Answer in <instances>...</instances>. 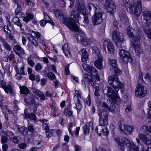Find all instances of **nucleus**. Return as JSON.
I'll list each match as a JSON object with an SVG mask.
<instances>
[{"label":"nucleus","instance_id":"nucleus-17","mask_svg":"<svg viewBox=\"0 0 151 151\" xmlns=\"http://www.w3.org/2000/svg\"><path fill=\"white\" fill-rule=\"evenodd\" d=\"M127 32L129 37L132 38V41L133 40L134 37H137L139 39V34L136 33L134 29L130 27H128L127 29Z\"/></svg>","mask_w":151,"mask_h":151},{"label":"nucleus","instance_id":"nucleus-8","mask_svg":"<svg viewBox=\"0 0 151 151\" xmlns=\"http://www.w3.org/2000/svg\"><path fill=\"white\" fill-rule=\"evenodd\" d=\"M119 52L121 58L125 63H127L128 62L131 61L132 58L130 53L128 51L122 49H120Z\"/></svg>","mask_w":151,"mask_h":151},{"label":"nucleus","instance_id":"nucleus-50","mask_svg":"<svg viewBox=\"0 0 151 151\" xmlns=\"http://www.w3.org/2000/svg\"><path fill=\"white\" fill-rule=\"evenodd\" d=\"M42 66L41 64L40 63H37L35 66V68L36 71H38L40 70L42 68Z\"/></svg>","mask_w":151,"mask_h":151},{"label":"nucleus","instance_id":"nucleus-46","mask_svg":"<svg viewBox=\"0 0 151 151\" xmlns=\"http://www.w3.org/2000/svg\"><path fill=\"white\" fill-rule=\"evenodd\" d=\"M87 82L89 86L93 87L96 84V81L95 79H92L91 78L90 80H88Z\"/></svg>","mask_w":151,"mask_h":151},{"label":"nucleus","instance_id":"nucleus-63","mask_svg":"<svg viewBox=\"0 0 151 151\" xmlns=\"http://www.w3.org/2000/svg\"><path fill=\"white\" fill-rule=\"evenodd\" d=\"M65 75H68L70 73L69 70V65H66L65 67Z\"/></svg>","mask_w":151,"mask_h":151},{"label":"nucleus","instance_id":"nucleus-59","mask_svg":"<svg viewBox=\"0 0 151 151\" xmlns=\"http://www.w3.org/2000/svg\"><path fill=\"white\" fill-rule=\"evenodd\" d=\"M19 147L22 150H24L26 147L27 145L25 143H21L18 145Z\"/></svg>","mask_w":151,"mask_h":151},{"label":"nucleus","instance_id":"nucleus-7","mask_svg":"<svg viewBox=\"0 0 151 151\" xmlns=\"http://www.w3.org/2000/svg\"><path fill=\"white\" fill-rule=\"evenodd\" d=\"M108 81L110 86L113 87L116 92L119 89H121V92H124V90L123 88L124 85L119 80L118 76L113 74L109 76L108 78Z\"/></svg>","mask_w":151,"mask_h":151},{"label":"nucleus","instance_id":"nucleus-57","mask_svg":"<svg viewBox=\"0 0 151 151\" xmlns=\"http://www.w3.org/2000/svg\"><path fill=\"white\" fill-rule=\"evenodd\" d=\"M27 4L29 6L33 7L34 4V3L30 0H24Z\"/></svg>","mask_w":151,"mask_h":151},{"label":"nucleus","instance_id":"nucleus-6","mask_svg":"<svg viewBox=\"0 0 151 151\" xmlns=\"http://www.w3.org/2000/svg\"><path fill=\"white\" fill-rule=\"evenodd\" d=\"M114 140L118 144L119 147L122 150H124V147L129 151H138V147L132 144L130 141L126 138H123L120 140L118 137L115 138Z\"/></svg>","mask_w":151,"mask_h":151},{"label":"nucleus","instance_id":"nucleus-33","mask_svg":"<svg viewBox=\"0 0 151 151\" xmlns=\"http://www.w3.org/2000/svg\"><path fill=\"white\" fill-rule=\"evenodd\" d=\"M141 129L143 131L144 130L145 132L147 133L149 132L151 134V126L147 125H143L141 128Z\"/></svg>","mask_w":151,"mask_h":151},{"label":"nucleus","instance_id":"nucleus-35","mask_svg":"<svg viewBox=\"0 0 151 151\" xmlns=\"http://www.w3.org/2000/svg\"><path fill=\"white\" fill-rule=\"evenodd\" d=\"M2 45H3L4 48L9 51L12 50V48L9 44L6 42L5 40H3Z\"/></svg>","mask_w":151,"mask_h":151},{"label":"nucleus","instance_id":"nucleus-53","mask_svg":"<svg viewBox=\"0 0 151 151\" xmlns=\"http://www.w3.org/2000/svg\"><path fill=\"white\" fill-rule=\"evenodd\" d=\"M18 129L19 131L22 133H23L24 134V133L26 131H27L26 128L24 127H19V126H18Z\"/></svg>","mask_w":151,"mask_h":151},{"label":"nucleus","instance_id":"nucleus-13","mask_svg":"<svg viewBox=\"0 0 151 151\" xmlns=\"http://www.w3.org/2000/svg\"><path fill=\"white\" fill-rule=\"evenodd\" d=\"M112 35V40L116 43L118 42L123 43L124 41L119 32L116 30H114L113 32Z\"/></svg>","mask_w":151,"mask_h":151},{"label":"nucleus","instance_id":"nucleus-44","mask_svg":"<svg viewBox=\"0 0 151 151\" xmlns=\"http://www.w3.org/2000/svg\"><path fill=\"white\" fill-rule=\"evenodd\" d=\"M64 114L65 115L68 117H71L72 116V112L70 111H68L67 109H65L64 111Z\"/></svg>","mask_w":151,"mask_h":151},{"label":"nucleus","instance_id":"nucleus-16","mask_svg":"<svg viewBox=\"0 0 151 151\" xmlns=\"http://www.w3.org/2000/svg\"><path fill=\"white\" fill-rule=\"evenodd\" d=\"M149 23L144 22L142 25V27L147 37L151 40V26L149 24Z\"/></svg>","mask_w":151,"mask_h":151},{"label":"nucleus","instance_id":"nucleus-1","mask_svg":"<svg viewBox=\"0 0 151 151\" xmlns=\"http://www.w3.org/2000/svg\"><path fill=\"white\" fill-rule=\"evenodd\" d=\"M123 6H125V9L130 13L134 12V17L136 19L139 18L142 10V2L141 0H138L134 4L130 1L127 2L126 0H122Z\"/></svg>","mask_w":151,"mask_h":151},{"label":"nucleus","instance_id":"nucleus-60","mask_svg":"<svg viewBox=\"0 0 151 151\" xmlns=\"http://www.w3.org/2000/svg\"><path fill=\"white\" fill-rule=\"evenodd\" d=\"M11 31L10 30L9 31V32L6 33V36L7 38H9L11 40H12L13 38V36L11 34Z\"/></svg>","mask_w":151,"mask_h":151},{"label":"nucleus","instance_id":"nucleus-54","mask_svg":"<svg viewBox=\"0 0 151 151\" xmlns=\"http://www.w3.org/2000/svg\"><path fill=\"white\" fill-rule=\"evenodd\" d=\"M7 136L11 139L14 136V134L11 131L8 130L6 132V133Z\"/></svg>","mask_w":151,"mask_h":151},{"label":"nucleus","instance_id":"nucleus-38","mask_svg":"<svg viewBox=\"0 0 151 151\" xmlns=\"http://www.w3.org/2000/svg\"><path fill=\"white\" fill-rule=\"evenodd\" d=\"M84 36L83 35V34H82V35H81L78 33L75 35V38L77 40L78 42H81L83 39Z\"/></svg>","mask_w":151,"mask_h":151},{"label":"nucleus","instance_id":"nucleus-30","mask_svg":"<svg viewBox=\"0 0 151 151\" xmlns=\"http://www.w3.org/2000/svg\"><path fill=\"white\" fill-rule=\"evenodd\" d=\"M20 91L21 93L24 94V96L25 95L27 96L29 94V91L26 86H23L20 88Z\"/></svg>","mask_w":151,"mask_h":151},{"label":"nucleus","instance_id":"nucleus-36","mask_svg":"<svg viewBox=\"0 0 151 151\" xmlns=\"http://www.w3.org/2000/svg\"><path fill=\"white\" fill-rule=\"evenodd\" d=\"M44 19H45V20L47 22L50 23L52 26H54V23L52 21L48 15L45 13H44Z\"/></svg>","mask_w":151,"mask_h":151},{"label":"nucleus","instance_id":"nucleus-20","mask_svg":"<svg viewBox=\"0 0 151 151\" xmlns=\"http://www.w3.org/2000/svg\"><path fill=\"white\" fill-rule=\"evenodd\" d=\"M143 14L144 20L151 25V11H145L143 12Z\"/></svg>","mask_w":151,"mask_h":151},{"label":"nucleus","instance_id":"nucleus-14","mask_svg":"<svg viewBox=\"0 0 151 151\" xmlns=\"http://www.w3.org/2000/svg\"><path fill=\"white\" fill-rule=\"evenodd\" d=\"M104 49L106 50V46L109 54H113L114 51V46L111 42L109 40L106 39L104 40L103 43Z\"/></svg>","mask_w":151,"mask_h":151},{"label":"nucleus","instance_id":"nucleus-31","mask_svg":"<svg viewBox=\"0 0 151 151\" xmlns=\"http://www.w3.org/2000/svg\"><path fill=\"white\" fill-rule=\"evenodd\" d=\"M82 14L83 16V23L84 24H88L90 22L89 17L88 14L86 13H86H84V14Z\"/></svg>","mask_w":151,"mask_h":151},{"label":"nucleus","instance_id":"nucleus-37","mask_svg":"<svg viewBox=\"0 0 151 151\" xmlns=\"http://www.w3.org/2000/svg\"><path fill=\"white\" fill-rule=\"evenodd\" d=\"M33 59L32 58L31 56L28 57L27 58V62L32 67H34L35 65V63L33 61Z\"/></svg>","mask_w":151,"mask_h":151},{"label":"nucleus","instance_id":"nucleus-2","mask_svg":"<svg viewBox=\"0 0 151 151\" xmlns=\"http://www.w3.org/2000/svg\"><path fill=\"white\" fill-rule=\"evenodd\" d=\"M98 114L99 116V124L96 127L95 130L99 136H101L102 133L106 136L108 133L107 129L105 126L108 124V112L103 110H99Z\"/></svg>","mask_w":151,"mask_h":151},{"label":"nucleus","instance_id":"nucleus-52","mask_svg":"<svg viewBox=\"0 0 151 151\" xmlns=\"http://www.w3.org/2000/svg\"><path fill=\"white\" fill-rule=\"evenodd\" d=\"M88 38L87 39L86 38L85 36L83 37V39L82 41L81 42V43L84 46H87L88 45Z\"/></svg>","mask_w":151,"mask_h":151},{"label":"nucleus","instance_id":"nucleus-25","mask_svg":"<svg viewBox=\"0 0 151 151\" xmlns=\"http://www.w3.org/2000/svg\"><path fill=\"white\" fill-rule=\"evenodd\" d=\"M15 49L18 51L19 52V53H18L15 52V53L18 55H24L25 54V52L24 50L21 46L18 45H16L14 46Z\"/></svg>","mask_w":151,"mask_h":151},{"label":"nucleus","instance_id":"nucleus-23","mask_svg":"<svg viewBox=\"0 0 151 151\" xmlns=\"http://www.w3.org/2000/svg\"><path fill=\"white\" fill-rule=\"evenodd\" d=\"M102 58L99 57L95 61L94 65L98 68L99 69L102 68Z\"/></svg>","mask_w":151,"mask_h":151},{"label":"nucleus","instance_id":"nucleus-39","mask_svg":"<svg viewBox=\"0 0 151 151\" xmlns=\"http://www.w3.org/2000/svg\"><path fill=\"white\" fill-rule=\"evenodd\" d=\"M33 18V16L31 14H28L26 15V16L23 19V20L25 22H27Z\"/></svg>","mask_w":151,"mask_h":151},{"label":"nucleus","instance_id":"nucleus-51","mask_svg":"<svg viewBox=\"0 0 151 151\" xmlns=\"http://www.w3.org/2000/svg\"><path fill=\"white\" fill-rule=\"evenodd\" d=\"M48 77L52 80H53L55 78V74L52 72L49 73L47 74Z\"/></svg>","mask_w":151,"mask_h":151},{"label":"nucleus","instance_id":"nucleus-64","mask_svg":"<svg viewBox=\"0 0 151 151\" xmlns=\"http://www.w3.org/2000/svg\"><path fill=\"white\" fill-rule=\"evenodd\" d=\"M86 103L88 106H90L91 104V100L89 96L86 99Z\"/></svg>","mask_w":151,"mask_h":151},{"label":"nucleus","instance_id":"nucleus-12","mask_svg":"<svg viewBox=\"0 0 151 151\" xmlns=\"http://www.w3.org/2000/svg\"><path fill=\"white\" fill-rule=\"evenodd\" d=\"M104 9L106 10L107 12L113 15L116 11V7L114 2L111 0L107 3Z\"/></svg>","mask_w":151,"mask_h":151},{"label":"nucleus","instance_id":"nucleus-18","mask_svg":"<svg viewBox=\"0 0 151 151\" xmlns=\"http://www.w3.org/2000/svg\"><path fill=\"white\" fill-rule=\"evenodd\" d=\"M81 57V60L84 63H87L88 60V54L85 49H82L79 52Z\"/></svg>","mask_w":151,"mask_h":151},{"label":"nucleus","instance_id":"nucleus-4","mask_svg":"<svg viewBox=\"0 0 151 151\" xmlns=\"http://www.w3.org/2000/svg\"><path fill=\"white\" fill-rule=\"evenodd\" d=\"M75 8L76 10L71 12L70 17L71 19H73L75 22H78V20L81 18L80 14H84L86 12L84 2L82 0L77 1L76 2Z\"/></svg>","mask_w":151,"mask_h":151},{"label":"nucleus","instance_id":"nucleus-43","mask_svg":"<svg viewBox=\"0 0 151 151\" xmlns=\"http://www.w3.org/2000/svg\"><path fill=\"white\" fill-rule=\"evenodd\" d=\"M144 78L145 81L148 82H151V75L150 74H144Z\"/></svg>","mask_w":151,"mask_h":151},{"label":"nucleus","instance_id":"nucleus-3","mask_svg":"<svg viewBox=\"0 0 151 151\" xmlns=\"http://www.w3.org/2000/svg\"><path fill=\"white\" fill-rule=\"evenodd\" d=\"M88 7L89 9L90 12L91 10L95 12L94 15L92 18L93 25H98L101 23L102 21V16L104 12L96 4L89 3L88 5Z\"/></svg>","mask_w":151,"mask_h":151},{"label":"nucleus","instance_id":"nucleus-56","mask_svg":"<svg viewBox=\"0 0 151 151\" xmlns=\"http://www.w3.org/2000/svg\"><path fill=\"white\" fill-rule=\"evenodd\" d=\"M6 84V82L4 80H0V87L3 88V89L4 88L6 85H5Z\"/></svg>","mask_w":151,"mask_h":151},{"label":"nucleus","instance_id":"nucleus-28","mask_svg":"<svg viewBox=\"0 0 151 151\" xmlns=\"http://www.w3.org/2000/svg\"><path fill=\"white\" fill-rule=\"evenodd\" d=\"M6 93H9L12 94H13L14 92L13 88L12 86L9 84H8L3 88Z\"/></svg>","mask_w":151,"mask_h":151},{"label":"nucleus","instance_id":"nucleus-15","mask_svg":"<svg viewBox=\"0 0 151 151\" xmlns=\"http://www.w3.org/2000/svg\"><path fill=\"white\" fill-rule=\"evenodd\" d=\"M103 92L111 99L116 95V93L110 87H106L103 89Z\"/></svg>","mask_w":151,"mask_h":151},{"label":"nucleus","instance_id":"nucleus-49","mask_svg":"<svg viewBox=\"0 0 151 151\" xmlns=\"http://www.w3.org/2000/svg\"><path fill=\"white\" fill-rule=\"evenodd\" d=\"M73 127V124L71 122L69 123V126L68 127V129L69 132L70 134L72 136H73L74 134V132H72L71 130Z\"/></svg>","mask_w":151,"mask_h":151},{"label":"nucleus","instance_id":"nucleus-55","mask_svg":"<svg viewBox=\"0 0 151 151\" xmlns=\"http://www.w3.org/2000/svg\"><path fill=\"white\" fill-rule=\"evenodd\" d=\"M42 127L43 129L45 130L46 132L49 130V127L46 123H43L42 125Z\"/></svg>","mask_w":151,"mask_h":151},{"label":"nucleus","instance_id":"nucleus-29","mask_svg":"<svg viewBox=\"0 0 151 151\" xmlns=\"http://www.w3.org/2000/svg\"><path fill=\"white\" fill-rule=\"evenodd\" d=\"M68 46V45L67 43H65L64 45L62 46L63 51L66 56H68V53L70 55Z\"/></svg>","mask_w":151,"mask_h":151},{"label":"nucleus","instance_id":"nucleus-42","mask_svg":"<svg viewBox=\"0 0 151 151\" xmlns=\"http://www.w3.org/2000/svg\"><path fill=\"white\" fill-rule=\"evenodd\" d=\"M29 36L31 37H27V38L29 40V41L32 43L34 45L37 46L38 43L36 40H34L33 37H34V36H32L31 35H30Z\"/></svg>","mask_w":151,"mask_h":151},{"label":"nucleus","instance_id":"nucleus-48","mask_svg":"<svg viewBox=\"0 0 151 151\" xmlns=\"http://www.w3.org/2000/svg\"><path fill=\"white\" fill-rule=\"evenodd\" d=\"M53 130H50L46 131V133L47 137L49 138L51 137L53 135Z\"/></svg>","mask_w":151,"mask_h":151},{"label":"nucleus","instance_id":"nucleus-34","mask_svg":"<svg viewBox=\"0 0 151 151\" xmlns=\"http://www.w3.org/2000/svg\"><path fill=\"white\" fill-rule=\"evenodd\" d=\"M111 99L113 102L116 104H119L120 103V99L116 94L115 96L114 97Z\"/></svg>","mask_w":151,"mask_h":151},{"label":"nucleus","instance_id":"nucleus-47","mask_svg":"<svg viewBox=\"0 0 151 151\" xmlns=\"http://www.w3.org/2000/svg\"><path fill=\"white\" fill-rule=\"evenodd\" d=\"M111 0H99V2L100 4L103 5L104 8L106 6L107 3H109Z\"/></svg>","mask_w":151,"mask_h":151},{"label":"nucleus","instance_id":"nucleus-32","mask_svg":"<svg viewBox=\"0 0 151 151\" xmlns=\"http://www.w3.org/2000/svg\"><path fill=\"white\" fill-rule=\"evenodd\" d=\"M75 102L76 105L75 108H76L79 111H80L82 109V106L78 97H77V99L75 100Z\"/></svg>","mask_w":151,"mask_h":151},{"label":"nucleus","instance_id":"nucleus-10","mask_svg":"<svg viewBox=\"0 0 151 151\" xmlns=\"http://www.w3.org/2000/svg\"><path fill=\"white\" fill-rule=\"evenodd\" d=\"M147 92L144 86L140 83L138 84L135 90V95L139 98H142L147 94Z\"/></svg>","mask_w":151,"mask_h":151},{"label":"nucleus","instance_id":"nucleus-9","mask_svg":"<svg viewBox=\"0 0 151 151\" xmlns=\"http://www.w3.org/2000/svg\"><path fill=\"white\" fill-rule=\"evenodd\" d=\"M108 63L110 66V70L111 71L114 72L117 76L122 74V71L117 67L116 65L117 62L116 60L109 58Z\"/></svg>","mask_w":151,"mask_h":151},{"label":"nucleus","instance_id":"nucleus-22","mask_svg":"<svg viewBox=\"0 0 151 151\" xmlns=\"http://www.w3.org/2000/svg\"><path fill=\"white\" fill-rule=\"evenodd\" d=\"M119 15L121 22L124 24H126L127 22L128 19L126 16L125 12L124 11L122 13H120Z\"/></svg>","mask_w":151,"mask_h":151},{"label":"nucleus","instance_id":"nucleus-11","mask_svg":"<svg viewBox=\"0 0 151 151\" xmlns=\"http://www.w3.org/2000/svg\"><path fill=\"white\" fill-rule=\"evenodd\" d=\"M134 38L133 40L132 41V46L137 55H139L142 52V50L140 46L139 39L137 37H134Z\"/></svg>","mask_w":151,"mask_h":151},{"label":"nucleus","instance_id":"nucleus-19","mask_svg":"<svg viewBox=\"0 0 151 151\" xmlns=\"http://www.w3.org/2000/svg\"><path fill=\"white\" fill-rule=\"evenodd\" d=\"M139 138L142 142L146 145H151V139L150 138L147 137L145 135L141 134L139 135Z\"/></svg>","mask_w":151,"mask_h":151},{"label":"nucleus","instance_id":"nucleus-62","mask_svg":"<svg viewBox=\"0 0 151 151\" xmlns=\"http://www.w3.org/2000/svg\"><path fill=\"white\" fill-rule=\"evenodd\" d=\"M7 138L5 136H2L1 139V143L3 144H4L7 142Z\"/></svg>","mask_w":151,"mask_h":151},{"label":"nucleus","instance_id":"nucleus-45","mask_svg":"<svg viewBox=\"0 0 151 151\" xmlns=\"http://www.w3.org/2000/svg\"><path fill=\"white\" fill-rule=\"evenodd\" d=\"M83 132L85 134H88L89 132V128L88 126L85 125L83 127Z\"/></svg>","mask_w":151,"mask_h":151},{"label":"nucleus","instance_id":"nucleus-24","mask_svg":"<svg viewBox=\"0 0 151 151\" xmlns=\"http://www.w3.org/2000/svg\"><path fill=\"white\" fill-rule=\"evenodd\" d=\"M32 91L35 94L39 96L41 100L43 101L45 99V96L42 92L35 88H33Z\"/></svg>","mask_w":151,"mask_h":151},{"label":"nucleus","instance_id":"nucleus-26","mask_svg":"<svg viewBox=\"0 0 151 151\" xmlns=\"http://www.w3.org/2000/svg\"><path fill=\"white\" fill-rule=\"evenodd\" d=\"M87 72L93 77H96L98 74L96 69L91 66L90 67L89 70H87Z\"/></svg>","mask_w":151,"mask_h":151},{"label":"nucleus","instance_id":"nucleus-58","mask_svg":"<svg viewBox=\"0 0 151 151\" xmlns=\"http://www.w3.org/2000/svg\"><path fill=\"white\" fill-rule=\"evenodd\" d=\"M82 65L83 69L85 70L87 72V70H89V68L91 66L89 65H87L86 64H83Z\"/></svg>","mask_w":151,"mask_h":151},{"label":"nucleus","instance_id":"nucleus-41","mask_svg":"<svg viewBox=\"0 0 151 151\" xmlns=\"http://www.w3.org/2000/svg\"><path fill=\"white\" fill-rule=\"evenodd\" d=\"M109 103H108V104H109V109L108 110L112 111L115 110V106L111 101H109Z\"/></svg>","mask_w":151,"mask_h":151},{"label":"nucleus","instance_id":"nucleus-5","mask_svg":"<svg viewBox=\"0 0 151 151\" xmlns=\"http://www.w3.org/2000/svg\"><path fill=\"white\" fill-rule=\"evenodd\" d=\"M56 17L60 19H63V24L70 29L77 32L79 31L78 26L74 22L73 20L65 17L63 14L62 12L59 10L54 11Z\"/></svg>","mask_w":151,"mask_h":151},{"label":"nucleus","instance_id":"nucleus-21","mask_svg":"<svg viewBox=\"0 0 151 151\" xmlns=\"http://www.w3.org/2000/svg\"><path fill=\"white\" fill-rule=\"evenodd\" d=\"M134 129L133 126L125 125L124 126L123 132L127 135L130 134L133 132Z\"/></svg>","mask_w":151,"mask_h":151},{"label":"nucleus","instance_id":"nucleus-40","mask_svg":"<svg viewBox=\"0 0 151 151\" xmlns=\"http://www.w3.org/2000/svg\"><path fill=\"white\" fill-rule=\"evenodd\" d=\"M17 8L16 9L15 12V14L16 16L18 15L19 14L21 13L22 11L21 4H19V3H18L17 4Z\"/></svg>","mask_w":151,"mask_h":151},{"label":"nucleus","instance_id":"nucleus-27","mask_svg":"<svg viewBox=\"0 0 151 151\" xmlns=\"http://www.w3.org/2000/svg\"><path fill=\"white\" fill-rule=\"evenodd\" d=\"M26 109H25L24 111L25 117L30 119H32L33 120H35L36 119V116L34 114L27 113L26 112Z\"/></svg>","mask_w":151,"mask_h":151},{"label":"nucleus","instance_id":"nucleus-61","mask_svg":"<svg viewBox=\"0 0 151 151\" xmlns=\"http://www.w3.org/2000/svg\"><path fill=\"white\" fill-rule=\"evenodd\" d=\"M37 41L40 43L42 44V45L43 46H45V44L44 40L43 38H39L37 40Z\"/></svg>","mask_w":151,"mask_h":151}]
</instances>
